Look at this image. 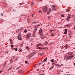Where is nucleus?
Listing matches in <instances>:
<instances>
[{
  "instance_id": "1",
  "label": "nucleus",
  "mask_w": 75,
  "mask_h": 75,
  "mask_svg": "<svg viewBox=\"0 0 75 75\" xmlns=\"http://www.w3.org/2000/svg\"><path fill=\"white\" fill-rule=\"evenodd\" d=\"M43 10H44V11H45L46 12L47 14H50V12H51V11L50 9H48L47 8V7H45L43 9Z\"/></svg>"
},
{
  "instance_id": "2",
  "label": "nucleus",
  "mask_w": 75,
  "mask_h": 75,
  "mask_svg": "<svg viewBox=\"0 0 75 75\" xmlns=\"http://www.w3.org/2000/svg\"><path fill=\"white\" fill-rule=\"evenodd\" d=\"M35 31H33L31 36L33 38H35V37H36V35H35Z\"/></svg>"
},
{
  "instance_id": "3",
  "label": "nucleus",
  "mask_w": 75,
  "mask_h": 75,
  "mask_svg": "<svg viewBox=\"0 0 75 75\" xmlns=\"http://www.w3.org/2000/svg\"><path fill=\"white\" fill-rule=\"evenodd\" d=\"M30 37H31V33H29L27 35L26 38L29 39Z\"/></svg>"
},
{
  "instance_id": "4",
  "label": "nucleus",
  "mask_w": 75,
  "mask_h": 75,
  "mask_svg": "<svg viewBox=\"0 0 75 75\" xmlns=\"http://www.w3.org/2000/svg\"><path fill=\"white\" fill-rule=\"evenodd\" d=\"M71 17H72V20L73 21V22L71 23L72 24H74L75 23V22L74 21L75 20V17L74 16L72 15H71Z\"/></svg>"
},
{
  "instance_id": "5",
  "label": "nucleus",
  "mask_w": 75,
  "mask_h": 75,
  "mask_svg": "<svg viewBox=\"0 0 75 75\" xmlns=\"http://www.w3.org/2000/svg\"><path fill=\"white\" fill-rule=\"evenodd\" d=\"M35 53H36V52H33L32 54H28V57H29L30 58H31V57H32L33 56V55H33H33H34V54H35Z\"/></svg>"
},
{
  "instance_id": "6",
  "label": "nucleus",
  "mask_w": 75,
  "mask_h": 75,
  "mask_svg": "<svg viewBox=\"0 0 75 75\" xmlns=\"http://www.w3.org/2000/svg\"><path fill=\"white\" fill-rule=\"evenodd\" d=\"M72 58L71 56H69V57L65 56L64 57V59H71V57Z\"/></svg>"
},
{
  "instance_id": "7",
  "label": "nucleus",
  "mask_w": 75,
  "mask_h": 75,
  "mask_svg": "<svg viewBox=\"0 0 75 75\" xmlns=\"http://www.w3.org/2000/svg\"><path fill=\"white\" fill-rule=\"evenodd\" d=\"M52 8L53 10H55L57 9V6H52Z\"/></svg>"
},
{
  "instance_id": "8",
  "label": "nucleus",
  "mask_w": 75,
  "mask_h": 75,
  "mask_svg": "<svg viewBox=\"0 0 75 75\" xmlns=\"http://www.w3.org/2000/svg\"><path fill=\"white\" fill-rule=\"evenodd\" d=\"M21 34H20L18 36V39L19 40H22V38L21 37Z\"/></svg>"
},
{
  "instance_id": "9",
  "label": "nucleus",
  "mask_w": 75,
  "mask_h": 75,
  "mask_svg": "<svg viewBox=\"0 0 75 75\" xmlns=\"http://www.w3.org/2000/svg\"><path fill=\"white\" fill-rule=\"evenodd\" d=\"M40 35H42V29H40L39 31V32L38 33Z\"/></svg>"
},
{
  "instance_id": "10",
  "label": "nucleus",
  "mask_w": 75,
  "mask_h": 75,
  "mask_svg": "<svg viewBox=\"0 0 75 75\" xmlns=\"http://www.w3.org/2000/svg\"><path fill=\"white\" fill-rule=\"evenodd\" d=\"M69 55H70V56H69V57H71V58H72V57H74V56H72V52H70V53H69Z\"/></svg>"
},
{
  "instance_id": "11",
  "label": "nucleus",
  "mask_w": 75,
  "mask_h": 75,
  "mask_svg": "<svg viewBox=\"0 0 75 75\" xmlns=\"http://www.w3.org/2000/svg\"><path fill=\"white\" fill-rule=\"evenodd\" d=\"M69 19H70V15L68 14L67 20V21H69Z\"/></svg>"
},
{
  "instance_id": "12",
  "label": "nucleus",
  "mask_w": 75,
  "mask_h": 75,
  "mask_svg": "<svg viewBox=\"0 0 75 75\" xmlns=\"http://www.w3.org/2000/svg\"><path fill=\"white\" fill-rule=\"evenodd\" d=\"M9 41L11 44H12L13 43V40H12V39H10L9 40Z\"/></svg>"
},
{
  "instance_id": "13",
  "label": "nucleus",
  "mask_w": 75,
  "mask_h": 75,
  "mask_svg": "<svg viewBox=\"0 0 75 75\" xmlns=\"http://www.w3.org/2000/svg\"><path fill=\"white\" fill-rule=\"evenodd\" d=\"M67 29H65V32L64 33V34H67Z\"/></svg>"
},
{
  "instance_id": "14",
  "label": "nucleus",
  "mask_w": 75,
  "mask_h": 75,
  "mask_svg": "<svg viewBox=\"0 0 75 75\" xmlns=\"http://www.w3.org/2000/svg\"><path fill=\"white\" fill-rule=\"evenodd\" d=\"M64 47L66 49H67L69 47V46L66 45L64 46Z\"/></svg>"
},
{
  "instance_id": "15",
  "label": "nucleus",
  "mask_w": 75,
  "mask_h": 75,
  "mask_svg": "<svg viewBox=\"0 0 75 75\" xmlns=\"http://www.w3.org/2000/svg\"><path fill=\"white\" fill-rule=\"evenodd\" d=\"M23 72V71H22V70H20L18 72L19 74H21V72Z\"/></svg>"
},
{
  "instance_id": "16",
  "label": "nucleus",
  "mask_w": 75,
  "mask_h": 75,
  "mask_svg": "<svg viewBox=\"0 0 75 75\" xmlns=\"http://www.w3.org/2000/svg\"><path fill=\"white\" fill-rule=\"evenodd\" d=\"M41 44V43H39L38 45H37V47H39V46H40Z\"/></svg>"
},
{
  "instance_id": "17",
  "label": "nucleus",
  "mask_w": 75,
  "mask_h": 75,
  "mask_svg": "<svg viewBox=\"0 0 75 75\" xmlns=\"http://www.w3.org/2000/svg\"><path fill=\"white\" fill-rule=\"evenodd\" d=\"M53 67H54V66H52V67H51L49 69H50V70H51V69H52V68H53Z\"/></svg>"
},
{
  "instance_id": "18",
  "label": "nucleus",
  "mask_w": 75,
  "mask_h": 75,
  "mask_svg": "<svg viewBox=\"0 0 75 75\" xmlns=\"http://www.w3.org/2000/svg\"><path fill=\"white\" fill-rule=\"evenodd\" d=\"M47 44H48V42H45V45H47Z\"/></svg>"
},
{
  "instance_id": "19",
  "label": "nucleus",
  "mask_w": 75,
  "mask_h": 75,
  "mask_svg": "<svg viewBox=\"0 0 75 75\" xmlns=\"http://www.w3.org/2000/svg\"><path fill=\"white\" fill-rule=\"evenodd\" d=\"M27 50H30V47H26Z\"/></svg>"
},
{
  "instance_id": "20",
  "label": "nucleus",
  "mask_w": 75,
  "mask_h": 75,
  "mask_svg": "<svg viewBox=\"0 0 75 75\" xmlns=\"http://www.w3.org/2000/svg\"><path fill=\"white\" fill-rule=\"evenodd\" d=\"M12 68V67H11L8 70V71H10V70H11V69Z\"/></svg>"
},
{
  "instance_id": "21",
  "label": "nucleus",
  "mask_w": 75,
  "mask_h": 75,
  "mask_svg": "<svg viewBox=\"0 0 75 75\" xmlns=\"http://www.w3.org/2000/svg\"><path fill=\"white\" fill-rule=\"evenodd\" d=\"M34 4V2L33 1H32L31 3V5L33 6Z\"/></svg>"
},
{
  "instance_id": "22",
  "label": "nucleus",
  "mask_w": 75,
  "mask_h": 75,
  "mask_svg": "<svg viewBox=\"0 0 75 75\" xmlns=\"http://www.w3.org/2000/svg\"><path fill=\"white\" fill-rule=\"evenodd\" d=\"M39 13H41V14H42V12L41 11H39Z\"/></svg>"
},
{
  "instance_id": "23",
  "label": "nucleus",
  "mask_w": 75,
  "mask_h": 75,
  "mask_svg": "<svg viewBox=\"0 0 75 75\" xmlns=\"http://www.w3.org/2000/svg\"><path fill=\"white\" fill-rule=\"evenodd\" d=\"M37 28H35L34 29V30L35 31V33H36V31H37Z\"/></svg>"
},
{
  "instance_id": "24",
  "label": "nucleus",
  "mask_w": 75,
  "mask_h": 75,
  "mask_svg": "<svg viewBox=\"0 0 75 75\" xmlns=\"http://www.w3.org/2000/svg\"><path fill=\"white\" fill-rule=\"evenodd\" d=\"M54 59H52L51 61V62H54Z\"/></svg>"
},
{
  "instance_id": "25",
  "label": "nucleus",
  "mask_w": 75,
  "mask_h": 75,
  "mask_svg": "<svg viewBox=\"0 0 75 75\" xmlns=\"http://www.w3.org/2000/svg\"><path fill=\"white\" fill-rule=\"evenodd\" d=\"M42 49H48V48L47 47H44Z\"/></svg>"
},
{
  "instance_id": "26",
  "label": "nucleus",
  "mask_w": 75,
  "mask_h": 75,
  "mask_svg": "<svg viewBox=\"0 0 75 75\" xmlns=\"http://www.w3.org/2000/svg\"><path fill=\"white\" fill-rule=\"evenodd\" d=\"M66 11H67V12H69V9H67L66 10Z\"/></svg>"
},
{
  "instance_id": "27",
  "label": "nucleus",
  "mask_w": 75,
  "mask_h": 75,
  "mask_svg": "<svg viewBox=\"0 0 75 75\" xmlns=\"http://www.w3.org/2000/svg\"><path fill=\"white\" fill-rule=\"evenodd\" d=\"M62 17H64V14H62Z\"/></svg>"
},
{
  "instance_id": "28",
  "label": "nucleus",
  "mask_w": 75,
  "mask_h": 75,
  "mask_svg": "<svg viewBox=\"0 0 75 75\" xmlns=\"http://www.w3.org/2000/svg\"><path fill=\"white\" fill-rule=\"evenodd\" d=\"M56 66L57 67H59V64H55Z\"/></svg>"
},
{
  "instance_id": "29",
  "label": "nucleus",
  "mask_w": 75,
  "mask_h": 75,
  "mask_svg": "<svg viewBox=\"0 0 75 75\" xmlns=\"http://www.w3.org/2000/svg\"><path fill=\"white\" fill-rule=\"evenodd\" d=\"M19 68H20V66H19L18 67H17L16 69H19Z\"/></svg>"
},
{
  "instance_id": "30",
  "label": "nucleus",
  "mask_w": 75,
  "mask_h": 75,
  "mask_svg": "<svg viewBox=\"0 0 75 75\" xmlns=\"http://www.w3.org/2000/svg\"><path fill=\"white\" fill-rule=\"evenodd\" d=\"M14 50H15V51H17V48H14Z\"/></svg>"
},
{
  "instance_id": "31",
  "label": "nucleus",
  "mask_w": 75,
  "mask_h": 75,
  "mask_svg": "<svg viewBox=\"0 0 75 75\" xmlns=\"http://www.w3.org/2000/svg\"><path fill=\"white\" fill-rule=\"evenodd\" d=\"M25 64H27L28 63V62L27 61H25Z\"/></svg>"
},
{
  "instance_id": "32",
  "label": "nucleus",
  "mask_w": 75,
  "mask_h": 75,
  "mask_svg": "<svg viewBox=\"0 0 75 75\" xmlns=\"http://www.w3.org/2000/svg\"><path fill=\"white\" fill-rule=\"evenodd\" d=\"M13 59H12L11 60V62H13Z\"/></svg>"
},
{
  "instance_id": "33",
  "label": "nucleus",
  "mask_w": 75,
  "mask_h": 75,
  "mask_svg": "<svg viewBox=\"0 0 75 75\" xmlns=\"http://www.w3.org/2000/svg\"><path fill=\"white\" fill-rule=\"evenodd\" d=\"M25 33H26L27 32V30L25 29L24 30Z\"/></svg>"
},
{
  "instance_id": "34",
  "label": "nucleus",
  "mask_w": 75,
  "mask_h": 75,
  "mask_svg": "<svg viewBox=\"0 0 75 75\" xmlns=\"http://www.w3.org/2000/svg\"><path fill=\"white\" fill-rule=\"evenodd\" d=\"M40 38L41 39H44V37H41Z\"/></svg>"
},
{
  "instance_id": "35",
  "label": "nucleus",
  "mask_w": 75,
  "mask_h": 75,
  "mask_svg": "<svg viewBox=\"0 0 75 75\" xmlns=\"http://www.w3.org/2000/svg\"><path fill=\"white\" fill-rule=\"evenodd\" d=\"M11 47H14V46H13V45H11Z\"/></svg>"
},
{
  "instance_id": "36",
  "label": "nucleus",
  "mask_w": 75,
  "mask_h": 75,
  "mask_svg": "<svg viewBox=\"0 0 75 75\" xmlns=\"http://www.w3.org/2000/svg\"><path fill=\"white\" fill-rule=\"evenodd\" d=\"M18 51H19V52H20V51H22V50L20 49V50H19Z\"/></svg>"
},
{
  "instance_id": "37",
  "label": "nucleus",
  "mask_w": 75,
  "mask_h": 75,
  "mask_svg": "<svg viewBox=\"0 0 75 75\" xmlns=\"http://www.w3.org/2000/svg\"><path fill=\"white\" fill-rule=\"evenodd\" d=\"M47 58H46L44 60L45 62V61H47Z\"/></svg>"
},
{
  "instance_id": "38",
  "label": "nucleus",
  "mask_w": 75,
  "mask_h": 75,
  "mask_svg": "<svg viewBox=\"0 0 75 75\" xmlns=\"http://www.w3.org/2000/svg\"><path fill=\"white\" fill-rule=\"evenodd\" d=\"M41 47H38V49H41Z\"/></svg>"
},
{
  "instance_id": "39",
  "label": "nucleus",
  "mask_w": 75,
  "mask_h": 75,
  "mask_svg": "<svg viewBox=\"0 0 75 75\" xmlns=\"http://www.w3.org/2000/svg\"><path fill=\"white\" fill-rule=\"evenodd\" d=\"M52 43H49V45H52Z\"/></svg>"
},
{
  "instance_id": "40",
  "label": "nucleus",
  "mask_w": 75,
  "mask_h": 75,
  "mask_svg": "<svg viewBox=\"0 0 75 75\" xmlns=\"http://www.w3.org/2000/svg\"><path fill=\"white\" fill-rule=\"evenodd\" d=\"M53 31V30H50V32H51V33H52Z\"/></svg>"
},
{
  "instance_id": "41",
  "label": "nucleus",
  "mask_w": 75,
  "mask_h": 75,
  "mask_svg": "<svg viewBox=\"0 0 75 75\" xmlns=\"http://www.w3.org/2000/svg\"><path fill=\"white\" fill-rule=\"evenodd\" d=\"M20 4L21 5H23V3H21Z\"/></svg>"
},
{
  "instance_id": "42",
  "label": "nucleus",
  "mask_w": 75,
  "mask_h": 75,
  "mask_svg": "<svg viewBox=\"0 0 75 75\" xmlns=\"http://www.w3.org/2000/svg\"><path fill=\"white\" fill-rule=\"evenodd\" d=\"M67 27H69V25H68L67 26Z\"/></svg>"
},
{
  "instance_id": "43",
  "label": "nucleus",
  "mask_w": 75,
  "mask_h": 75,
  "mask_svg": "<svg viewBox=\"0 0 75 75\" xmlns=\"http://www.w3.org/2000/svg\"><path fill=\"white\" fill-rule=\"evenodd\" d=\"M21 21V19H20L19 20V22H20Z\"/></svg>"
},
{
  "instance_id": "44",
  "label": "nucleus",
  "mask_w": 75,
  "mask_h": 75,
  "mask_svg": "<svg viewBox=\"0 0 75 75\" xmlns=\"http://www.w3.org/2000/svg\"><path fill=\"white\" fill-rule=\"evenodd\" d=\"M1 16H3V13H1Z\"/></svg>"
},
{
  "instance_id": "45",
  "label": "nucleus",
  "mask_w": 75,
  "mask_h": 75,
  "mask_svg": "<svg viewBox=\"0 0 75 75\" xmlns=\"http://www.w3.org/2000/svg\"><path fill=\"white\" fill-rule=\"evenodd\" d=\"M32 16L33 17H34V15H33V14H32Z\"/></svg>"
},
{
  "instance_id": "46",
  "label": "nucleus",
  "mask_w": 75,
  "mask_h": 75,
  "mask_svg": "<svg viewBox=\"0 0 75 75\" xmlns=\"http://www.w3.org/2000/svg\"><path fill=\"white\" fill-rule=\"evenodd\" d=\"M44 55V54L42 53V54H41V55Z\"/></svg>"
},
{
  "instance_id": "47",
  "label": "nucleus",
  "mask_w": 75,
  "mask_h": 75,
  "mask_svg": "<svg viewBox=\"0 0 75 75\" xmlns=\"http://www.w3.org/2000/svg\"><path fill=\"white\" fill-rule=\"evenodd\" d=\"M22 45H20V46H21V47H22Z\"/></svg>"
},
{
  "instance_id": "48",
  "label": "nucleus",
  "mask_w": 75,
  "mask_h": 75,
  "mask_svg": "<svg viewBox=\"0 0 75 75\" xmlns=\"http://www.w3.org/2000/svg\"><path fill=\"white\" fill-rule=\"evenodd\" d=\"M73 65H74V66H75V63H74Z\"/></svg>"
},
{
  "instance_id": "49",
  "label": "nucleus",
  "mask_w": 75,
  "mask_h": 75,
  "mask_svg": "<svg viewBox=\"0 0 75 75\" xmlns=\"http://www.w3.org/2000/svg\"><path fill=\"white\" fill-rule=\"evenodd\" d=\"M33 23H37V22H35Z\"/></svg>"
},
{
  "instance_id": "50",
  "label": "nucleus",
  "mask_w": 75,
  "mask_h": 75,
  "mask_svg": "<svg viewBox=\"0 0 75 75\" xmlns=\"http://www.w3.org/2000/svg\"><path fill=\"white\" fill-rule=\"evenodd\" d=\"M1 72H2V71H0V73H1Z\"/></svg>"
},
{
  "instance_id": "51",
  "label": "nucleus",
  "mask_w": 75,
  "mask_h": 75,
  "mask_svg": "<svg viewBox=\"0 0 75 75\" xmlns=\"http://www.w3.org/2000/svg\"><path fill=\"white\" fill-rule=\"evenodd\" d=\"M39 70H40V69H38V70H37V71H39Z\"/></svg>"
},
{
  "instance_id": "52",
  "label": "nucleus",
  "mask_w": 75,
  "mask_h": 75,
  "mask_svg": "<svg viewBox=\"0 0 75 75\" xmlns=\"http://www.w3.org/2000/svg\"><path fill=\"white\" fill-rule=\"evenodd\" d=\"M54 35H53V34H52L51 35V36H53Z\"/></svg>"
},
{
  "instance_id": "53",
  "label": "nucleus",
  "mask_w": 75,
  "mask_h": 75,
  "mask_svg": "<svg viewBox=\"0 0 75 75\" xmlns=\"http://www.w3.org/2000/svg\"><path fill=\"white\" fill-rule=\"evenodd\" d=\"M44 64H43L42 66H43V67H44Z\"/></svg>"
},
{
  "instance_id": "54",
  "label": "nucleus",
  "mask_w": 75,
  "mask_h": 75,
  "mask_svg": "<svg viewBox=\"0 0 75 75\" xmlns=\"http://www.w3.org/2000/svg\"><path fill=\"white\" fill-rule=\"evenodd\" d=\"M52 65H54V63H53L52 64Z\"/></svg>"
},
{
  "instance_id": "55",
  "label": "nucleus",
  "mask_w": 75,
  "mask_h": 75,
  "mask_svg": "<svg viewBox=\"0 0 75 75\" xmlns=\"http://www.w3.org/2000/svg\"><path fill=\"white\" fill-rule=\"evenodd\" d=\"M41 45L42 46V44H41Z\"/></svg>"
},
{
  "instance_id": "56",
  "label": "nucleus",
  "mask_w": 75,
  "mask_h": 75,
  "mask_svg": "<svg viewBox=\"0 0 75 75\" xmlns=\"http://www.w3.org/2000/svg\"><path fill=\"white\" fill-rule=\"evenodd\" d=\"M71 34L69 36H70V37H72V36H71Z\"/></svg>"
},
{
  "instance_id": "57",
  "label": "nucleus",
  "mask_w": 75,
  "mask_h": 75,
  "mask_svg": "<svg viewBox=\"0 0 75 75\" xmlns=\"http://www.w3.org/2000/svg\"><path fill=\"white\" fill-rule=\"evenodd\" d=\"M61 65H62H62H63V64H61Z\"/></svg>"
},
{
  "instance_id": "58",
  "label": "nucleus",
  "mask_w": 75,
  "mask_h": 75,
  "mask_svg": "<svg viewBox=\"0 0 75 75\" xmlns=\"http://www.w3.org/2000/svg\"><path fill=\"white\" fill-rule=\"evenodd\" d=\"M39 65H41V63L39 64Z\"/></svg>"
},
{
  "instance_id": "59",
  "label": "nucleus",
  "mask_w": 75,
  "mask_h": 75,
  "mask_svg": "<svg viewBox=\"0 0 75 75\" xmlns=\"http://www.w3.org/2000/svg\"><path fill=\"white\" fill-rule=\"evenodd\" d=\"M62 72H63V71H62Z\"/></svg>"
},
{
  "instance_id": "60",
  "label": "nucleus",
  "mask_w": 75,
  "mask_h": 75,
  "mask_svg": "<svg viewBox=\"0 0 75 75\" xmlns=\"http://www.w3.org/2000/svg\"><path fill=\"white\" fill-rule=\"evenodd\" d=\"M49 18H50V16H49Z\"/></svg>"
},
{
  "instance_id": "61",
  "label": "nucleus",
  "mask_w": 75,
  "mask_h": 75,
  "mask_svg": "<svg viewBox=\"0 0 75 75\" xmlns=\"http://www.w3.org/2000/svg\"><path fill=\"white\" fill-rule=\"evenodd\" d=\"M40 1H42V0H40Z\"/></svg>"
},
{
  "instance_id": "62",
  "label": "nucleus",
  "mask_w": 75,
  "mask_h": 75,
  "mask_svg": "<svg viewBox=\"0 0 75 75\" xmlns=\"http://www.w3.org/2000/svg\"><path fill=\"white\" fill-rule=\"evenodd\" d=\"M43 62H42V63H43Z\"/></svg>"
},
{
  "instance_id": "63",
  "label": "nucleus",
  "mask_w": 75,
  "mask_h": 75,
  "mask_svg": "<svg viewBox=\"0 0 75 75\" xmlns=\"http://www.w3.org/2000/svg\"><path fill=\"white\" fill-rule=\"evenodd\" d=\"M40 26V25H39V26Z\"/></svg>"
},
{
  "instance_id": "64",
  "label": "nucleus",
  "mask_w": 75,
  "mask_h": 75,
  "mask_svg": "<svg viewBox=\"0 0 75 75\" xmlns=\"http://www.w3.org/2000/svg\"><path fill=\"white\" fill-rule=\"evenodd\" d=\"M26 52V53L27 52Z\"/></svg>"
}]
</instances>
